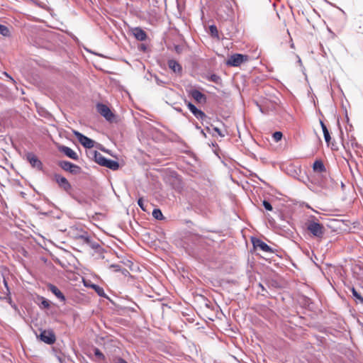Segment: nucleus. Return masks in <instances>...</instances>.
<instances>
[{"label": "nucleus", "instance_id": "obj_35", "mask_svg": "<svg viewBox=\"0 0 363 363\" xmlns=\"http://www.w3.org/2000/svg\"><path fill=\"white\" fill-rule=\"evenodd\" d=\"M6 77H8L13 82H15L14 79L9 76L6 72L4 73Z\"/></svg>", "mask_w": 363, "mask_h": 363}, {"label": "nucleus", "instance_id": "obj_14", "mask_svg": "<svg viewBox=\"0 0 363 363\" xmlns=\"http://www.w3.org/2000/svg\"><path fill=\"white\" fill-rule=\"evenodd\" d=\"M168 66L174 72L181 74L182 72V67L181 65L174 60H169L168 61Z\"/></svg>", "mask_w": 363, "mask_h": 363}, {"label": "nucleus", "instance_id": "obj_4", "mask_svg": "<svg viewBox=\"0 0 363 363\" xmlns=\"http://www.w3.org/2000/svg\"><path fill=\"white\" fill-rule=\"evenodd\" d=\"M38 337L41 341L48 345H52L56 341L55 335L51 330H42Z\"/></svg>", "mask_w": 363, "mask_h": 363}, {"label": "nucleus", "instance_id": "obj_21", "mask_svg": "<svg viewBox=\"0 0 363 363\" xmlns=\"http://www.w3.org/2000/svg\"><path fill=\"white\" fill-rule=\"evenodd\" d=\"M208 79L217 84H220L222 82L221 78L218 75L215 74H211L209 77H208Z\"/></svg>", "mask_w": 363, "mask_h": 363}, {"label": "nucleus", "instance_id": "obj_31", "mask_svg": "<svg viewBox=\"0 0 363 363\" xmlns=\"http://www.w3.org/2000/svg\"><path fill=\"white\" fill-rule=\"evenodd\" d=\"M263 206L267 211H272L273 208L271 203L267 201H263Z\"/></svg>", "mask_w": 363, "mask_h": 363}, {"label": "nucleus", "instance_id": "obj_3", "mask_svg": "<svg viewBox=\"0 0 363 363\" xmlns=\"http://www.w3.org/2000/svg\"><path fill=\"white\" fill-rule=\"evenodd\" d=\"M96 109L97 111L108 121L113 122L115 120V115L108 106L103 104H99L96 106Z\"/></svg>", "mask_w": 363, "mask_h": 363}, {"label": "nucleus", "instance_id": "obj_34", "mask_svg": "<svg viewBox=\"0 0 363 363\" xmlns=\"http://www.w3.org/2000/svg\"><path fill=\"white\" fill-rule=\"evenodd\" d=\"M81 238H82V239H84V241H85L86 242H87V243H89V241H90V240H89V238L88 237L81 236Z\"/></svg>", "mask_w": 363, "mask_h": 363}, {"label": "nucleus", "instance_id": "obj_8", "mask_svg": "<svg viewBox=\"0 0 363 363\" xmlns=\"http://www.w3.org/2000/svg\"><path fill=\"white\" fill-rule=\"evenodd\" d=\"M253 247L256 249H259L260 250L265 252H273L272 249L264 242L258 238H254L252 240Z\"/></svg>", "mask_w": 363, "mask_h": 363}, {"label": "nucleus", "instance_id": "obj_5", "mask_svg": "<svg viewBox=\"0 0 363 363\" xmlns=\"http://www.w3.org/2000/svg\"><path fill=\"white\" fill-rule=\"evenodd\" d=\"M59 166L65 171L73 174H78L81 172V167L68 161H61Z\"/></svg>", "mask_w": 363, "mask_h": 363}, {"label": "nucleus", "instance_id": "obj_30", "mask_svg": "<svg viewBox=\"0 0 363 363\" xmlns=\"http://www.w3.org/2000/svg\"><path fill=\"white\" fill-rule=\"evenodd\" d=\"M209 30L212 36L218 37V29L216 26L212 25L209 27Z\"/></svg>", "mask_w": 363, "mask_h": 363}, {"label": "nucleus", "instance_id": "obj_7", "mask_svg": "<svg viewBox=\"0 0 363 363\" xmlns=\"http://www.w3.org/2000/svg\"><path fill=\"white\" fill-rule=\"evenodd\" d=\"M74 135L78 139L79 142L86 148H91L94 145V141L81 133L74 130Z\"/></svg>", "mask_w": 363, "mask_h": 363}, {"label": "nucleus", "instance_id": "obj_33", "mask_svg": "<svg viewBox=\"0 0 363 363\" xmlns=\"http://www.w3.org/2000/svg\"><path fill=\"white\" fill-rule=\"evenodd\" d=\"M213 130L217 133L220 137H224L225 133H223L218 128H213Z\"/></svg>", "mask_w": 363, "mask_h": 363}, {"label": "nucleus", "instance_id": "obj_12", "mask_svg": "<svg viewBox=\"0 0 363 363\" xmlns=\"http://www.w3.org/2000/svg\"><path fill=\"white\" fill-rule=\"evenodd\" d=\"M188 108L190 110V111L197 118H203L206 117L205 113L199 110L194 104H192L191 102L186 103Z\"/></svg>", "mask_w": 363, "mask_h": 363}, {"label": "nucleus", "instance_id": "obj_32", "mask_svg": "<svg viewBox=\"0 0 363 363\" xmlns=\"http://www.w3.org/2000/svg\"><path fill=\"white\" fill-rule=\"evenodd\" d=\"M138 206L141 208V209L144 211H146L145 206H144V203H143V198H140L138 201Z\"/></svg>", "mask_w": 363, "mask_h": 363}, {"label": "nucleus", "instance_id": "obj_6", "mask_svg": "<svg viewBox=\"0 0 363 363\" xmlns=\"http://www.w3.org/2000/svg\"><path fill=\"white\" fill-rule=\"evenodd\" d=\"M54 181L58 184L59 187L68 192L72 189V186L68 180L60 174H55L53 176Z\"/></svg>", "mask_w": 363, "mask_h": 363}, {"label": "nucleus", "instance_id": "obj_20", "mask_svg": "<svg viewBox=\"0 0 363 363\" xmlns=\"http://www.w3.org/2000/svg\"><path fill=\"white\" fill-rule=\"evenodd\" d=\"M90 287L93 289L99 296L106 297L104 290L100 286L93 284L90 286Z\"/></svg>", "mask_w": 363, "mask_h": 363}, {"label": "nucleus", "instance_id": "obj_1", "mask_svg": "<svg viewBox=\"0 0 363 363\" xmlns=\"http://www.w3.org/2000/svg\"><path fill=\"white\" fill-rule=\"evenodd\" d=\"M307 230L313 236L322 239L325 233V227L323 224L315 220H309L307 223Z\"/></svg>", "mask_w": 363, "mask_h": 363}, {"label": "nucleus", "instance_id": "obj_28", "mask_svg": "<svg viewBox=\"0 0 363 363\" xmlns=\"http://www.w3.org/2000/svg\"><path fill=\"white\" fill-rule=\"evenodd\" d=\"M111 361V363H128L127 361L121 357H114Z\"/></svg>", "mask_w": 363, "mask_h": 363}, {"label": "nucleus", "instance_id": "obj_17", "mask_svg": "<svg viewBox=\"0 0 363 363\" xmlns=\"http://www.w3.org/2000/svg\"><path fill=\"white\" fill-rule=\"evenodd\" d=\"M106 167L109 168L110 169H112L113 171H116L119 168V164L118 162L115 160H112L108 159L106 163V165L104 166Z\"/></svg>", "mask_w": 363, "mask_h": 363}, {"label": "nucleus", "instance_id": "obj_27", "mask_svg": "<svg viewBox=\"0 0 363 363\" xmlns=\"http://www.w3.org/2000/svg\"><path fill=\"white\" fill-rule=\"evenodd\" d=\"M42 301L40 303V308H48L50 306V301L47 299L44 298L43 297H41Z\"/></svg>", "mask_w": 363, "mask_h": 363}, {"label": "nucleus", "instance_id": "obj_23", "mask_svg": "<svg viewBox=\"0 0 363 363\" xmlns=\"http://www.w3.org/2000/svg\"><path fill=\"white\" fill-rule=\"evenodd\" d=\"M95 356L101 361H105L106 358L104 354L98 348L94 349Z\"/></svg>", "mask_w": 363, "mask_h": 363}, {"label": "nucleus", "instance_id": "obj_9", "mask_svg": "<svg viewBox=\"0 0 363 363\" xmlns=\"http://www.w3.org/2000/svg\"><path fill=\"white\" fill-rule=\"evenodd\" d=\"M27 160L33 167L41 170L43 164L40 160L33 153H28L26 155Z\"/></svg>", "mask_w": 363, "mask_h": 363}, {"label": "nucleus", "instance_id": "obj_22", "mask_svg": "<svg viewBox=\"0 0 363 363\" xmlns=\"http://www.w3.org/2000/svg\"><path fill=\"white\" fill-rule=\"evenodd\" d=\"M152 216L155 218L157 220H162L164 218L162 211L157 208L153 210Z\"/></svg>", "mask_w": 363, "mask_h": 363}, {"label": "nucleus", "instance_id": "obj_29", "mask_svg": "<svg viewBox=\"0 0 363 363\" xmlns=\"http://www.w3.org/2000/svg\"><path fill=\"white\" fill-rule=\"evenodd\" d=\"M352 295L356 298H357L358 300H359L362 303H363V298L361 296V295L356 291V289L352 287Z\"/></svg>", "mask_w": 363, "mask_h": 363}, {"label": "nucleus", "instance_id": "obj_24", "mask_svg": "<svg viewBox=\"0 0 363 363\" xmlns=\"http://www.w3.org/2000/svg\"><path fill=\"white\" fill-rule=\"evenodd\" d=\"M0 34L4 36H9L10 34L9 28L6 26L0 24Z\"/></svg>", "mask_w": 363, "mask_h": 363}, {"label": "nucleus", "instance_id": "obj_25", "mask_svg": "<svg viewBox=\"0 0 363 363\" xmlns=\"http://www.w3.org/2000/svg\"><path fill=\"white\" fill-rule=\"evenodd\" d=\"M283 134L280 131H277L273 133L272 138L275 142H279L281 140Z\"/></svg>", "mask_w": 363, "mask_h": 363}, {"label": "nucleus", "instance_id": "obj_18", "mask_svg": "<svg viewBox=\"0 0 363 363\" xmlns=\"http://www.w3.org/2000/svg\"><path fill=\"white\" fill-rule=\"evenodd\" d=\"M320 125H321L323 134H324L325 140L328 144H329L330 139H331L329 131H328L326 125H325V123L323 121H320Z\"/></svg>", "mask_w": 363, "mask_h": 363}, {"label": "nucleus", "instance_id": "obj_26", "mask_svg": "<svg viewBox=\"0 0 363 363\" xmlns=\"http://www.w3.org/2000/svg\"><path fill=\"white\" fill-rule=\"evenodd\" d=\"M111 268L114 269L116 272H121L123 274H128V271L126 269H121L119 265L112 264L111 265Z\"/></svg>", "mask_w": 363, "mask_h": 363}, {"label": "nucleus", "instance_id": "obj_13", "mask_svg": "<svg viewBox=\"0 0 363 363\" xmlns=\"http://www.w3.org/2000/svg\"><path fill=\"white\" fill-rule=\"evenodd\" d=\"M60 151L62 152H63L66 156H67L68 157H69L72 160H78L77 154L72 149H71L69 147L62 146L60 148Z\"/></svg>", "mask_w": 363, "mask_h": 363}, {"label": "nucleus", "instance_id": "obj_16", "mask_svg": "<svg viewBox=\"0 0 363 363\" xmlns=\"http://www.w3.org/2000/svg\"><path fill=\"white\" fill-rule=\"evenodd\" d=\"M314 172L322 173L326 171L325 165L321 160H315L313 164Z\"/></svg>", "mask_w": 363, "mask_h": 363}, {"label": "nucleus", "instance_id": "obj_15", "mask_svg": "<svg viewBox=\"0 0 363 363\" xmlns=\"http://www.w3.org/2000/svg\"><path fill=\"white\" fill-rule=\"evenodd\" d=\"M48 289L55 294L59 299H60L62 301H65V297L63 295V294L61 292V291L55 285L53 284H49L48 286Z\"/></svg>", "mask_w": 363, "mask_h": 363}, {"label": "nucleus", "instance_id": "obj_19", "mask_svg": "<svg viewBox=\"0 0 363 363\" xmlns=\"http://www.w3.org/2000/svg\"><path fill=\"white\" fill-rule=\"evenodd\" d=\"M108 159L106 158L105 157H104L100 153H96L95 154V160L96 162L101 165V166H105L106 165V163L107 162Z\"/></svg>", "mask_w": 363, "mask_h": 363}, {"label": "nucleus", "instance_id": "obj_10", "mask_svg": "<svg viewBox=\"0 0 363 363\" xmlns=\"http://www.w3.org/2000/svg\"><path fill=\"white\" fill-rule=\"evenodd\" d=\"M131 32L135 38L140 41H144L147 38L146 33L139 27L133 28Z\"/></svg>", "mask_w": 363, "mask_h": 363}, {"label": "nucleus", "instance_id": "obj_11", "mask_svg": "<svg viewBox=\"0 0 363 363\" xmlns=\"http://www.w3.org/2000/svg\"><path fill=\"white\" fill-rule=\"evenodd\" d=\"M191 97L198 103H205L206 96L197 89H193L190 91Z\"/></svg>", "mask_w": 363, "mask_h": 363}, {"label": "nucleus", "instance_id": "obj_2", "mask_svg": "<svg viewBox=\"0 0 363 363\" xmlns=\"http://www.w3.org/2000/svg\"><path fill=\"white\" fill-rule=\"evenodd\" d=\"M248 60L249 57L246 55L234 54L228 58L226 64L229 66L238 67L242 62L248 61Z\"/></svg>", "mask_w": 363, "mask_h": 363}]
</instances>
